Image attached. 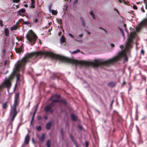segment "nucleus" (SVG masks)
Instances as JSON below:
<instances>
[{
	"label": "nucleus",
	"instance_id": "nucleus-1",
	"mask_svg": "<svg viewBox=\"0 0 147 147\" xmlns=\"http://www.w3.org/2000/svg\"><path fill=\"white\" fill-rule=\"evenodd\" d=\"M124 57V62L128 61L125 50L124 49L118 53L112 59L109 60L102 62H100L98 60H95L94 61H78L71 59H69V61L70 63L75 64L76 66H93L97 67L99 65L108 66L110 65L113 64L120 60L122 57Z\"/></svg>",
	"mask_w": 147,
	"mask_h": 147
},
{
	"label": "nucleus",
	"instance_id": "nucleus-2",
	"mask_svg": "<svg viewBox=\"0 0 147 147\" xmlns=\"http://www.w3.org/2000/svg\"><path fill=\"white\" fill-rule=\"evenodd\" d=\"M43 55L45 56L51 57L53 58H56L59 60L65 62L70 63V62L65 60L63 58L69 59V58L59 55H56L52 53L49 52L39 51L34 52L27 55L25 57L23 58L21 61H19L15 65L14 68L13 69V73L12 75H16L17 76V81L20 80V74L18 71L20 69L23 68L27 62L31 61L32 59H34L38 55Z\"/></svg>",
	"mask_w": 147,
	"mask_h": 147
},
{
	"label": "nucleus",
	"instance_id": "nucleus-3",
	"mask_svg": "<svg viewBox=\"0 0 147 147\" xmlns=\"http://www.w3.org/2000/svg\"><path fill=\"white\" fill-rule=\"evenodd\" d=\"M20 102L19 93L16 94L14 98V102L13 106H11V109L10 113V116H16L18 112L17 107L19 105Z\"/></svg>",
	"mask_w": 147,
	"mask_h": 147
},
{
	"label": "nucleus",
	"instance_id": "nucleus-4",
	"mask_svg": "<svg viewBox=\"0 0 147 147\" xmlns=\"http://www.w3.org/2000/svg\"><path fill=\"white\" fill-rule=\"evenodd\" d=\"M13 78V75H11L7 79H6L1 83L0 85V90L3 88L6 87L7 91L9 92V90L11 86V81Z\"/></svg>",
	"mask_w": 147,
	"mask_h": 147
},
{
	"label": "nucleus",
	"instance_id": "nucleus-5",
	"mask_svg": "<svg viewBox=\"0 0 147 147\" xmlns=\"http://www.w3.org/2000/svg\"><path fill=\"white\" fill-rule=\"evenodd\" d=\"M26 37L31 45H33L36 42L37 37L32 30H30L26 35Z\"/></svg>",
	"mask_w": 147,
	"mask_h": 147
},
{
	"label": "nucleus",
	"instance_id": "nucleus-6",
	"mask_svg": "<svg viewBox=\"0 0 147 147\" xmlns=\"http://www.w3.org/2000/svg\"><path fill=\"white\" fill-rule=\"evenodd\" d=\"M147 25V18L140 23L136 27V29L137 31H139L141 28Z\"/></svg>",
	"mask_w": 147,
	"mask_h": 147
},
{
	"label": "nucleus",
	"instance_id": "nucleus-7",
	"mask_svg": "<svg viewBox=\"0 0 147 147\" xmlns=\"http://www.w3.org/2000/svg\"><path fill=\"white\" fill-rule=\"evenodd\" d=\"M60 98V96L57 94H55L53 95L51 97L50 99V100H52L54 98H57V99H55L53 100L52 103L51 104H52L53 106L55 105L54 103L55 102H59L60 101L58 100V99Z\"/></svg>",
	"mask_w": 147,
	"mask_h": 147
},
{
	"label": "nucleus",
	"instance_id": "nucleus-8",
	"mask_svg": "<svg viewBox=\"0 0 147 147\" xmlns=\"http://www.w3.org/2000/svg\"><path fill=\"white\" fill-rule=\"evenodd\" d=\"M132 42V39L131 37H128L126 41L125 49L127 50L131 47V43Z\"/></svg>",
	"mask_w": 147,
	"mask_h": 147
},
{
	"label": "nucleus",
	"instance_id": "nucleus-9",
	"mask_svg": "<svg viewBox=\"0 0 147 147\" xmlns=\"http://www.w3.org/2000/svg\"><path fill=\"white\" fill-rule=\"evenodd\" d=\"M53 106L52 104H49L45 108V110L46 113L48 112H51L52 113L53 111V110H51V108Z\"/></svg>",
	"mask_w": 147,
	"mask_h": 147
},
{
	"label": "nucleus",
	"instance_id": "nucleus-10",
	"mask_svg": "<svg viewBox=\"0 0 147 147\" xmlns=\"http://www.w3.org/2000/svg\"><path fill=\"white\" fill-rule=\"evenodd\" d=\"M25 11V10L24 9H20L18 11V14L20 16H24V13Z\"/></svg>",
	"mask_w": 147,
	"mask_h": 147
},
{
	"label": "nucleus",
	"instance_id": "nucleus-11",
	"mask_svg": "<svg viewBox=\"0 0 147 147\" xmlns=\"http://www.w3.org/2000/svg\"><path fill=\"white\" fill-rule=\"evenodd\" d=\"M45 135L43 133L42 134L41 137H38L39 142L42 143H43L45 141Z\"/></svg>",
	"mask_w": 147,
	"mask_h": 147
},
{
	"label": "nucleus",
	"instance_id": "nucleus-12",
	"mask_svg": "<svg viewBox=\"0 0 147 147\" xmlns=\"http://www.w3.org/2000/svg\"><path fill=\"white\" fill-rule=\"evenodd\" d=\"M30 140V136L28 134L25 138L24 141V143L27 144H28Z\"/></svg>",
	"mask_w": 147,
	"mask_h": 147
},
{
	"label": "nucleus",
	"instance_id": "nucleus-13",
	"mask_svg": "<svg viewBox=\"0 0 147 147\" xmlns=\"http://www.w3.org/2000/svg\"><path fill=\"white\" fill-rule=\"evenodd\" d=\"M52 124L51 122H49L47 123L46 125V128L48 129H49L51 126Z\"/></svg>",
	"mask_w": 147,
	"mask_h": 147
},
{
	"label": "nucleus",
	"instance_id": "nucleus-14",
	"mask_svg": "<svg viewBox=\"0 0 147 147\" xmlns=\"http://www.w3.org/2000/svg\"><path fill=\"white\" fill-rule=\"evenodd\" d=\"M71 118L72 120L74 121H76L77 117L74 114H72L71 116Z\"/></svg>",
	"mask_w": 147,
	"mask_h": 147
},
{
	"label": "nucleus",
	"instance_id": "nucleus-15",
	"mask_svg": "<svg viewBox=\"0 0 147 147\" xmlns=\"http://www.w3.org/2000/svg\"><path fill=\"white\" fill-rule=\"evenodd\" d=\"M81 22L82 24V25L83 27H85L86 26V24L85 22V20L83 18H82L81 19Z\"/></svg>",
	"mask_w": 147,
	"mask_h": 147
},
{
	"label": "nucleus",
	"instance_id": "nucleus-16",
	"mask_svg": "<svg viewBox=\"0 0 147 147\" xmlns=\"http://www.w3.org/2000/svg\"><path fill=\"white\" fill-rule=\"evenodd\" d=\"M65 41V38L64 36L62 35L60 39V43H64Z\"/></svg>",
	"mask_w": 147,
	"mask_h": 147
},
{
	"label": "nucleus",
	"instance_id": "nucleus-17",
	"mask_svg": "<svg viewBox=\"0 0 147 147\" xmlns=\"http://www.w3.org/2000/svg\"><path fill=\"white\" fill-rule=\"evenodd\" d=\"M115 85V83L114 82H110L108 83V85L110 87H113Z\"/></svg>",
	"mask_w": 147,
	"mask_h": 147
},
{
	"label": "nucleus",
	"instance_id": "nucleus-18",
	"mask_svg": "<svg viewBox=\"0 0 147 147\" xmlns=\"http://www.w3.org/2000/svg\"><path fill=\"white\" fill-rule=\"evenodd\" d=\"M74 40L77 41L80 43L82 42L83 41V40L82 39H81L80 38H79L78 37H77L76 38L74 39Z\"/></svg>",
	"mask_w": 147,
	"mask_h": 147
},
{
	"label": "nucleus",
	"instance_id": "nucleus-19",
	"mask_svg": "<svg viewBox=\"0 0 147 147\" xmlns=\"http://www.w3.org/2000/svg\"><path fill=\"white\" fill-rule=\"evenodd\" d=\"M7 102H6L3 104L2 107L3 109H5L7 107Z\"/></svg>",
	"mask_w": 147,
	"mask_h": 147
},
{
	"label": "nucleus",
	"instance_id": "nucleus-20",
	"mask_svg": "<svg viewBox=\"0 0 147 147\" xmlns=\"http://www.w3.org/2000/svg\"><path fill=\"white\" fill-rule=\"evenodd\" d=\"M80 52V50L79 49H77L76 50L72 52L70 51V53L71 54H76Z\"/></svg>",
	"mask_w": 147,
	"mask_h": 147
},
{
	"label": "nucleus",
	"instance_id": "nucleus-21",
	"mask_svg": "<svg viewBox=\"0 0 147 147\" xmlns=\"http://www.w3.org/2000/svg\"><path fill=\"white\" fill-rule=\"evenodd\" d=\"M51 142L50 140L47 141L46 143V145L47 147H50Z\"/></svg>",
	"mask_w": 147,
	"mask_h": 147
},
{
	"label": "nucleus",
	"instance_id": "nucleus-22",
	"mask_svg": "<svg viewBox=\"0 0 147 147\" xmlns=\"http://www.w3.org/2000/svg\"><path fill=\"white\" fill-rule=\"evenodd\" d=\"M16 51L17 53H20L22 51V49L20 48H16Z\"/></svg>",
	"mask_w": 147,
	"mask_h": 147
},
{
	"label": "nucleus",
	"instance_id": "nucleus-23",
	"mask_svg": "<svg viewBox=\"0 0 147 147\" xmlns=\"http://www.w3.org/2000/svg\"><path fill=\"white\" fill-rule=\"evenodd\" d=\"M90 13L92 16V17L94 19H95V17L94 14L93 13V11H92L90 12Z\"/></svg>",
	"mask_w": 147,
	"mask_h": 147
},
{
	"label": "nucleus",
	"instance_id": "nucleus-24",
	"mask_svg": "<svg viewBox=\"0 0 147 147\" xmlns=\"http://www.w3.org/2000/svg\"><path fill=\"white\" fill-rule=\"evenodd\" d=\"M125 0H118V1L120 3H122L123 2L124 4H126L128 2Z\"/></svg>",
	"mask_w": 147,
	"mask_h": 147
},
{
	"label": "nucleus",
	"instance_id": "nucleus-25",
	"mask_svg": "<svg viewBox=\"0 0 147 147\" xmlns=\"http://www.w3.org/2000/svg\"><path fill=\"white\" fill-rule=\"evenodd\" d=\"M5 33L6 36H8L9 34V30L8 29L6 28L5 30Z\"/></svg>",
	"mask_w": 147,
	"mask_h": 147
},
{
	"label": "nucleus",
	"instance_id": "nucleus-26",
	"mask_svg": "<svg viewBox=\"0 0 147 147\" xmlns=\"http://www.w3.org/2000/svg\"><path fill=\"white\" fill-rule=\"evenodd\" d=\"M19 7V4H18V5H15V4H14L12 5L13 8L14 9H17Z\"/></svg>",
	"mask_w": 147,
	"mask_h": 147
},
{
	"label": "nucleus",
	"instance_id": "nucleus-27",
	"mask_svg": "<svg viewBox=\"0 0 147 147\" xmlns=\"http://www.w3.org/2000/svg\"><path fill=\"white\" fill-rule=\"evenodd\" d=\"M35 3L34 0H31V7L34 8V4Z\"/></svg>",
	"mask_w": 147,
	"mask_h": 147
},
{
	"label": "nucleus",
	"instance_id": "nucleus-28",
	"mask_svg": "<svg viewBox=\"0 0 147 147\" xmlns=\"http://www.w3.org/2000/svg\"><path fill=\"white\" fill-rule=\"evenodd\" d=\"M52 14L54 15H56L57 13V11L52 10H51Z\"/></svg>",
	"mask_w": 147,
	"mask_h": 147
},
{
	"label": "nucleus",
	"instance_id": "nucleus-29",
	"mask_svg": "<svg viewBox=\"0 0 147 147\" xmlns=\"http://www.w3.org/2000/svg\"><path fill=\"white\" fill-rule=\"evenodd\" d=\"M17 28H18V27L17 26H14L12 27H11V30H16L17 29Z\"/></svg>",
	"mask_w": 147,
	"mask_h": 147
},
{
	"label": "nucleus",
	"instance_id": "nucleus-30",
	"mask_svg": "<svg viewBox=\"0 0 147 147\" xmlns=\"http://www.w3.org/2000/svg\"><path fill=\"white\" fill-rule=\"evenodd\" d=\"M36 128L37 130L40 131L41 130V127L40 126H39L38 127H36Z\"/></svg>",
	"mask_w": 147,
	"mask_h": 147
},
{
	"label": "nucleus",
	"instance_id": "nucleus-31",
	"mask_svg": "<svg viewBox=\"0 0 147 147\" xmlns=\"http://www.w3.org/2000/svg\"><path fill=\"white\" fill-rule=\"evenodd\" d=\"M6 57L7 58V59L5 60L4 61V64L5 65H6L8 62L7 59H8V58H7V56H6Z\"/></svg>",
	"mask_w": 147,
	"mask_h": 147
},
{
	"label": "nucleus",
	"instance_id": "nucleus-32",
	"mask_svg": "<svg viewBox=\"0 0 147 147\" xmlns=\"http://www.w3.org/2000/svg\"><path fill=\"white\" fill-rule=\"evenodd\" d=\"M22 24H25L28 25L29 24V21H24L23 20V22L22 23Z\"/></svg>",
	"mask_w": 147,
	"mask_h": 147
},
{
	"label": "nucleus",
	"instance_id": "nucleus-33",
	"mask_svg": "<svg viewBox=\"0 0 147 147\" xmlns=\"http://www.w3.org/2000/svg\"><path fill=\"white\" fill-rule=\"evenodd\" d=\"M5 51L4 49H3L2 51V54L5 57L6 56V55H5Z\"/></svg>",
	"mask_w": 147,
	"mask_h": 147
},
{
	"label": "nucleus",
	"instance_id": "nucleus-34",
	"mask_svg": "<svg viewBox=\"0 0 147 147\" xmlns=\"http://www.w3.org/2000/svg\"><path fill=\"white\" fill-rule=\"evenodd\" d=\"M144 2L145 4L146 8L147 9V0H144Z\"/></svg>",
	"mask_w": 147,
	"mask_h": 147
},
{
	"label": "nucleus",
	"instance_id": "nucleus-35",
	"mask_svg": "<svg viewBox=\"0 0 147 147\" xmlns=\"http://www.w3.org/2000/svg\"><path fill=\"white\" fill-rule=\"evenodd\" d=\"M38 104H37L36 105H35L34 107V108L35 109V110H37L38 107Z\"/></svg>",
	"mask_w": 147,
	"mask_h": 147
},
{
	"label": "nucleus",
	"instance_id": "nucleus-36",
	"mask_svg": "<svg viewBox=\"0 0 147 147\" xmlns=\"http://www.w3.org/2000/svg\"><path fill=\"white\" fill-rule=\"evenodd\" d=\"M13 3H18L20 1V0H13Z\"/></svg>",
	"mask_w": 147,
	"mask_h": 147
},
{
	"label": "nucleus",
	"instance_id": "nucleus-37",
	"mask_svg": "<svg viewBox=\"0 0 147 147\" xmlns=\"http://www.w3.org/2000/svg\"><path fill=\"white\" fill-rule=\"evenodd\" d=\"M85 146L86 147H88V142L87 141H86L85 142Z\"/></svg>",
	"mask_w": 147,
	"mask_h": 147
},
{
	"label": "nucleus",
	"instance_id": "nucleus-38",
	"mask_svg": "<svg viewBox=\"0 0 147 147\" xmlns=\"http://www.w3.org/2000/svg\"><path fill=\"white\" fill-rule=\"evenodd\" d=\"M69 35L70 36V37L73 38H74V36L71 33L69 34Z\"/></svg>",
	"mask_w": 147,
	"mask_h": 147
},
{
	"label": "nucleus",
	"instance_id": "nucleus-39",
	"mask_svg": "<svg viewBox=\"0 0 147 147\" xmlns=\"http://www.w3.org/2000/svg\"><path fill=\"white\" fill-rule=\"evenodd\" d=\"M69 35L70 36V37L73 38H74V36L71 33L69 34Z\"/></svg>",
	"mask_w": 147,
	"mask_h": 147
},
{
	"label": "nucleus",
	"instance_id": "nucleus-40",
	"mask_svg": "<svg viewBox=\"0 0 147 147\" xmlns=\"http://www.w3.org/2000/svg\"><path fill=\"white\" fill-rule=\"evenodd\" d=\"M11 117H12L11 118V121L12 122H13L14 120V118L16 116H11Z\"/></svg>",
	"mask_w": 147,
	"mask_h": 147
},
{
	"label": "nucleus",
	"instance_id": "nucleus-41",
	"mask_svg": "<svg viewBox=\"0 0 147 147\" xmlns=\"http://www.w3.org/2000/svg\"><path fill=\"white\" fill-rule=\"evenodd\" d=\"M0 25L1 26H3V21L1 20H0Z\"/></svg>",
	"mask_w": 147,
	"mask_h": 147
},
{
	"label": "nucleus",
	"instance_id": "nucleus-42",
	"mask_svg": "<svg viewBox=\"0 0 147 147\" xmlns=\"http://www.w3.org/2000/svg\"><path fill=\"white\" fill-rule=\"evenodd\" d=\"M133 7L135 9H137V7L135 5H133Z\"/></svg>",
	"mask_w": 147,
	"mask_h": 147
},
{
	"label": "nucleus",
	"instance_id": "nucleus-43",
	"mask_svg": "<svg viewBox=\"0 0 147 147\" xmlns=\"http://www.w3.org/2000/svg\"><path fill=\"white\" fill-rule=\"evenodd\" d=\"M41 117L40 116H39L38 117V120H41Z\"/></svg>",
	"mask_w": 147,
	"mask_h": 147
},
{
	"label": "nucleus",
	"instance_id": "nucleus-44",
	"mask_svg": "<svg viewBox=\"0 0 147 147\" xmlns=\"http://www.w3.org/2000/svg\"><path fill=\"white\" fill-rule=\"evenodd\" d=\"M83 34H80L78 35V37H82L83 36Z\"/></svg>",
	"mask_w": 147,
	"mask_h": 147
},
{
	"label": "nucleus",
	"instance_id": "nucleus-45",
	"mask_svg": "<svg viewBox=\"0 0 147 147\" xmlns=\"http://www.w3.org/2000/svg\"><path fill=\"white\" fill-rule=\"evenodd\" d=\"M120 48L121 49H123L124 48V46L122 45H121L120 46Z\"/></svg>",
	"mask_w": 147,
	"mask_h": 147
},
{
	"label": "nucleus",
	"instance_id": "nucleus-46",
	"mask_svg": "<svg viewBox=\"0 0 147 147\" xmlns=\"http://www.w3.org/2000/svg\"><path fill=\"white\" fill-rule=\"evenodd\" d=\"M144 50H142L141 51V54H144Z\"/></svg>",
	"mask_w": 147,
	"mask_h": 147
},
{
	"label": "nucleus",
	"instance_id": "nucleus-47",
	"mask_svg": "<svg viewBox=\"0 0 147 147\" xmlns=\"http://www.w3.org/2000/svg\"><path fill=\"white\" fill-rule=\"evenodd\" d=\"M111 46L112 47H115L114 44H113V43H111Z\"/></svg>",
	"mask_w": 147,
	"mask_h": 147
},
{
	"label": "nucleus",
	"instance_id": "nucleus-48",
	"mask_svg": "<svg viewBox=\"0 0 147 147\" xmlns=\"http://www.w3.org/2000/svg\"><path fill=\"white\" fill-rule=\"evenodd\" d=\"M61 132L62 134V135L63 136V129H62L61 131Z\"/></svg>",
	"mask_w": 147,
	"mask_h": 147
},
{
	"label": "nucleus",
	"instance_id": "nucleus-49",
	"mask_svg": "<svg viewBox=\"0 0 147 147\" xmlns=\"http://www.w3.org/2000/svg\"><path fill=\"white\" fill-rule=\"evenodd\" d=\"M87 34L88 35H90V32L88 31H87Z\"/></svg>",
	"mask_w": 147,
	"mask_h": 147
},
{
	"label": "nucleus",
	"instance_id": "nucleus-50",
	"mask_svg": "<svg viewBox=\"0 0 147 147\" xmlns=\"http://www.w3.org/2000/svg\"><path fill=\"white\" fill-rule=\"evenodd\" d=\"M70 137H71V140H73V137H72V136L71 135H70Z\"/></svg>",
	"mask_w": 147,
	"mask_h": 147
},
{
	"label": "nucleus",
	"instance_id": "nucleus-51",
	"mask_svg": "<svg viewBox=\"0 0 147 147\" xmlns=\"http://www.w3.org/2000/svg\"><path fill=\"white\" fill-rule=\"evenodd\" d=\"M136 128H137V131H138V133H139V128H138V127L137 126H136Z\"/></svg>",
	"mask_w": 147,
	"mask_h": 147
},
{
	"label": "nucleus",
	"instance_id": "nucleus-52",
	"mask_svg": "<svg viewBox=\"0 0 147 147\" xmlns=\"http://www.w3.org/2000/svg\"><path fill=\"white\" fill-rule=\"evenodd\" d=\"M38 21V19L36 18L35 19V22H37Z\"/></svg>",
	"mask_w": 147,
	"mask_h": 147
},
{
	"label": "nucleus",
	"instance_id": "nucleus-53",
	"mask_svg": "<svg viewBox=\"0 0 147 147\" xmlns=\"http://www.w3.org/2000/svg\"><path fill=\"white\" fill-rule=\"evenodd\" d=\"M131 87H130L129 88V90H128V91L129 92L130 90H131Z\"/></svg>",
	"mask_w": 147,
	"mask_h": 147
},
{
	"label": "nucleus",
	"instance_id": "nucleus-54",
	"mask_svg": "<svg viewBox=\"0 0 147 147\" xmlns=\"http://www.w3.org/2000/svg\"><path fill=\"white\" fill-rule=\"evenodd\" d=\"M17 86V84H16L15 85V87H14V90H15L16 89V86Z\"/></svg>",
	"mask_w": 147,
	"mask_h": 147
},
{
	"label": "nucleus",
	"instance_id": "nucleus-55",
	"mask_svg": "<svg viewBox=\"0 0 147 147\" xmlns=\"http://www.w3.org/2000/svg\"><path fill=\"white\" fill-rule=\"evenodd\" d=\"M114 10H116L117 11V12L118 13V10H117V9H116V8H114Z\"/></svg>",
	"mask_w": 147,
	"mask_h": 147
},
{
	"label": "nucleus",
	"instance_id": "nucleus-56",
	"mask_svg": "<svg viewBox=\"0 0 147 147\" xmlns=\"http://www.w3.org/2000/svg\"><path fill=\"white\" fill-rule=\"evenodd\" d=\"M79 127L80 128V129L81 130H82V126H81L80 125V126H79Z\"/></svg>",
	"mask_w": 147,
	"mask_h": 147
},
{
	"label": "nucleus",
	"instance_id": "nucleus-57",
	"mask_svg": "<svg viewBox=\"0 0 147 147\" xmlns=\"http://www.w3.org/2000/svg\"><path fill=\"white\" fill-rule=\"evenodd\" d=\"M37 111V110H34V114H36V111Z\"/></svg>",
	"mask_w": 147,
	"mask_h": 147
},
{
	"label": "nucleus",
	"instance_id": "nucleus-58",
	"mask_svg": "<svg viewBox=\"0 0 147 147\" xmlns=\"http://www.w3.org/2000/svg\"><path fill=\"white\" fill-rule=\"evenodd\" d=\"M24 6L26 7H27L28 6V5L27 4L24 5Z\"/></svg>",
	"mask_w": 147,
	"mask_h": 147
},
{
	"label": "nucleus",
	"instance_id": "nucleus-59",
	"mask_svg": "<svg viewBox=\"0 0 147 147\" xmlns=\"http://www.w3.org/2000/svg\"><path fill=\"white\" fill-rule=\"evenodd\" d=\"M34 117H32V120H31V121H33L34 119Z\"/></svg>",
	"mask_w": 147,
	"mask_h": 147
},
{
	"label": "nucleus",
	"instance_id": "nucleus-60",
	"mask_svg": "<svg viewBox=\"0 0 147 147\" xmlns=\"http://www.w3.org/2000/svg\"><path fill=\"white\" fill-rule=\"evenodd\" d=\"M113 100L112 101L111 103V106L113 104Z\"/></svg>",
	"mask_w": 147,
	"mask_h": 147
},
{
	"label": "nucleus",
	"instance_id": "nucleus-61",
	"mask_svg": "<svg viewBox=\"0 0 147 147\" xmlns=\"http://www.w3.org/2000/svg\"><path fill=\"white\" fill-rule=\"evenodd\" d=\"M142 11L143 12H145L144 10V9H142Z\"/></svg>",
	"mask_w": 147,
	"mask_h": 147
},
{
	"label": "nucleus",
	"instance_id": "nucleus-62",
	"mask_svg": "<svg viewBox=\"0 0 147 147\" xmlns=\"http://www.w3.org/2000/svg\"><path fill=\"white\" fill-rule=\"evenodd\" d=\"M45 119H47V116H45Z\"/></svg>",
	"mask_w": 147,
	"mask_h": 147
},
{
	"label": "nucleus",
	"instance_id": "nucleus-63",
	"mask_svg": "<svg viewBox=\"0 0 147 147\" xmlns=\"http://www.w3.org/2000/svg\"><path fill=\"white\" fill-rule=\"evenodd\" d=\"M41 75V74H36V75L37 76H40V75Z\"/></svg>",
	"mask_w": 147,
	"mask_h": 147
},
{
	"label": "nucleus",
	"instance_id": "nucleus-64",
	"mask_svg": "<svg viewBox=\"0 0 147 147\" xmlns=\"http://www.w3.org/2000/svg\"><path fill=\"white\" fill-rule=\"evenodd\" d=\"M35 114H34V113H33V114L32 117H34V116L35 115Z\"/></svg>",
	"mask_w": 147,
	"mask_h": 147
}]
</instances>
